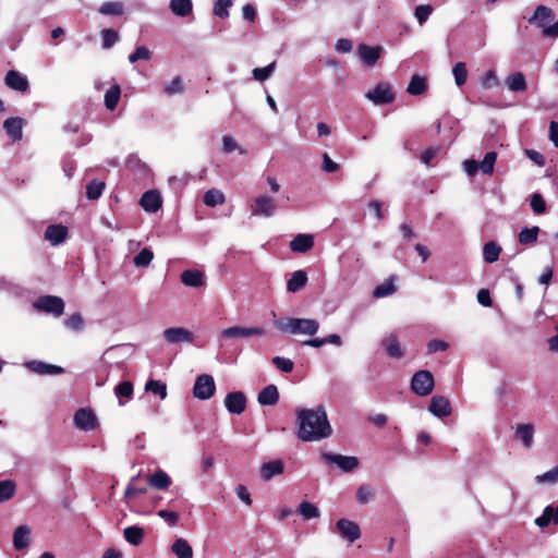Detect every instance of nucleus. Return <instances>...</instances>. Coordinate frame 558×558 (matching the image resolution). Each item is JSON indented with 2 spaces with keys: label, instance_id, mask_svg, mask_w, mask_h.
<instances>
[{
  "label": "nucleus",
  "instance_id": "1",
  "mask_svg": "<svg viewBox=\"0 0 558 558\" xmlns=\"http://www.w3.org/2000/svg\"><path fill=\"white\" fill-rule=\"evenodd\" d=\"M298 438L302 441H318L332 435V428L323 405L314 409H298Z\"/></svg>",
  "mask_w": 558,
  "mask_h": 558
},
{
  "label": "nucleus",
  "instance_id": "2",
  "mask_svg": "<svg viewBox=\"0 0 558 558\" xmlns=\"http://www.w3.org/2000/svg\"><path fill=\"white\" fill-rule=\"evenodd\" d=\"M274 326L283 333L314 336L319 329V322L314 318H280Z\"/></svg>",
  "mask_w": 558,
  "mask_h": 558
},
{
  "label": "nucleus",
  "instance_id": "3",
  "mask_svg": "<svg viewBox=\"0 0 558 558\" xmlns=\"http://www.w3.org/2000/svg\"><path fill=\"white\" fill-rule=\"evenodd\" d=\"M435 386L434 376L429 371H417L411 379L412 391L421 397L428 396Z\"/></svg>",
  "mask_w": 558,
  "mask_h": 558
},
{
  "label": "nucleus",
  "instance_id": "4",
  "mask_svg": "<svg viewBox=\"0 0 558 558\" xmlns=\"http://www.w3.org/2000/svg\"><path fill=\"white\" fill-rule=\"evenodd\" d=\"M34 307L54 317H60L64 312V302L54 295H41L34 302Z\"/></svg>",
  "mask_w": 558,
  "mask_h": 558
},
{
  "label": "nucleus",
  "instance_id": "5",
  "mask_svg": "<svg viewBox=\"0 0 558 558\" xmlns=\"http://www.w3.org/2000/svg\"><path fill=\"white\" fill-rule=\"evenodd\" d=\"M216 392L215 379L211 375L202 374L196 377L193 386V396L198 400H208Z\"/></svg>",
  "mask_w": 558,
  "mask_h": 558
},
{
  "label": "nucleus",
  "instance_id": "6",
  "mask_svg": "<svg viewBox=\"0 0 558 558\" xmlns=\"http://www.w3.org/2000/svg\"><path fill=\"white\" fill-rule=\"evenodd\" d=\"M276 209V201L268 195H259L251 204L252 216L269 218L274 216Z\"/></svg>",
  "mask_w": 558,
  "mask_h": 558
},
{
  "label": "nucleus",
  "instance_id": "7",
  "mask_svg": "<svg viewBox=\"0 0 558 558\" xmlns=\"http://www.w3.org/2000/svg\"><path fill=\"white\" fill-rule=\"evenodd\" d=\"M365 96L375 105L390 104L396 98L388 83H378L373 89L368 90Z\"/></svg>",
  "mask_w": 558,
  "mask_h": 558
},
{
  "label": "nucleus",
  "instance_id": "8",
  "mask_svg": "<svg viewBox=\"0 0 558 558\" xmlns=\"http://www.w3.org/2000/svg\"><path fill=\"white\" fill-rule=\"evenodd\" d=\"M336 532L349 543H354L361 537V529L357 523L349 519H339L335 525Z\"/></svg>",
  "mask_w": 558,
  "mask_h": 558
},
{
  "label": "nucleus",
  "instance_id": "9",
  "mask_svg": "<svg viewBox=\"0 0 558 558\" xmlns=\"http://www.w3.org/2000/svg\"><path fill=\"white\" fill-rule=\"evenodd\" d=\"M74 424L78 429L90 432L97 427L98 422L93 410L81 408L74 414Z\"/></svg>",
  "mask_w": 558,
  "mask_h": 558
},
{
  "label": "nucleus",
  "instance_id": "10",
  "mask_svg": "<svg viewBox=\"0 0 558 558\" xmlns=\"http://www.w3.org/2000/svg\"><path fill=\"white\" fill-rule=\"evenodd\" d=\"M322 458L326 463H332L338 465V468H340L343 472H351L359 464V460L355 457H347L330 452H323Z\"/></svg>",
  "mask_w": 558,
  "mask_h": 558
},
{
  "label": "nucleus",
  "instance_id": "11",
  "mask_svg": "<svg viewBox=\"0 0 558 558\" xmlns=\"http://www.w3.org/2000/svg\"><path fill=\"white\" fill-rule=\"evenodd\" d=\"M225 407L232 414H241L246 409V397L242 391L229 392L225 398Z\"/></svg>",
  "mask_w": 558,
  "mask_h": 558
},
{
  "label": "nucleus",
  "instance_id": "12",
  "mask_svg": "<svg viewBox=\"0 0 558 558\" xmlns=\"http://www.w3.org/2000/svg\"><path fill=\"white\" fill-rule=\"evenodd\" d=\"M265 332L266 331L263 327L233 326V327L223 329L221 332V337H223V338L253 337V336H264Z\"/></svg>",
  "mask_w": 558,
  "mask_h": 558
},
{
  "label": "nucleus",
  "instance_id": "13",
  "mask_svg": "<svg viewBox=\"0 0 558 558\" xmlns=\"http://www.w3.org/2000/svg\"><path fill=\"white\" fill-rule=\"evenodd\" d=\"M4 82L7 86L13 90L26 93L29 89L27 78L15 70H10L7 72Z\"/></svg>",
  "mask_w": 558,
  "mask_h": 558
},
{
  "label": "nucleus",
  "instance_id": "14",
  "mask_svg": "<svg viewBox=\"0 0 558 558\" xmlns=\"http://www.w3.org/2000/svg\"><path fill=\"white\" fill-rule=\"evenodd\" d=\"M163 338L169 343L192 342L194 335L182 327H171L163 331Z\"/></svg>",
  "mask_w": 558,
  "mask_h": 558
},
{
  "label": "nucleus",
  "instance_id": "15",
  "mask_svg": "<svg viewBox=\"0 0 558 558\" xmlns=\"http://www.w3.org/2000/svg\"><path fill=\"white\" fill-rule=\"evenodd\" d=\"M428 410L437 417H445L451 414L450 402L444 396L432 397Z\"/></svg>",
  "mask_w": 558,
  "mask_h": 558
},
{
  "label": "nucleus",
  "instance_id": "16",
  "mask_svg": "<svg viewBox=\"0 0 558 558\" xmlns=\"http://www.w3.org/2000/svg\"><path fill=\"white\" fill-rule=\"evenodd\" d=\"M24 119L20 117L8 118L3 122V129L12 141H21L23 137Z\"/></svg>",
  "mask_w": 558,
  "mask_h": 558
},
{
  "label": "nucleus",
  "instance_id": "17",
  "mask_svg": "<svg viewBox=\"0 0 558 558\" xmlns=\"http://www.w3.org/2000/svg\"><path fill=\"white\" fill-rule=\"evenodd\" d=\"M162 201L158 191H146L141 199L140 205L148 213H156L161 207Z\"/></svg>",
  "mask_w": 558,
  "mask_h": 558
},
{
  "label": "nucleus",
  "instance_id": "18",
  "mask_svg": "<svg viewBox=\"0 0 558 558\" xmlns=\"http://www.w3.org/2000/svg\"><path fill=\"white\" fill-rule=\"evenodd\" d=\"M381 47L376 46L372 47L365 44H362L357 48V53L361 60L367 65V66H374L377 60L380 58L381 53Z\"/></svg>",
  "mask_w": 558,
  "mask_h": 558
},
{
  "label": "nucleus",
  "instance_id": "19",
  "mask_svg": "<svg viewBox=\"0 0 558 558\" xmlns=\"http://www.w3.org/2000/svg\"><path fill=\"white\" fill-rule=\"evenodd\" d=\"M68 236V228L63 225H49L45 230V239L52 245L62 243Z\"/></svg>",
  "mask_w": 558,
  "mask_h": 558
},
{
  "label": "nucleus",
  "instance_id": "20",
  "mask_svg": "<svg viewBox=\"0 0 558 558\" xmlns=\"http://www.w3.org/2000/svg\"><path fill=\"white\" fill-rule=\"evenodd\" d=\"M314 246L312 234L300 233L290 242V250L294 253H306Z\"/></svg>",
  "mask_w": 558,
  "mask_h": 558
},
{
  "label": "nucleus",
  "instance_id": "21",
  "mask_svg": "<svg viewBox=\"0 0 558 558\" xmlns=\"http://www.w3.org/2000/svg\"><path fill=\"white\" fill-rule=\"evenodd\" d=\"M383 347L389 357L401 359L404 355V351L401 348L399 339L396 335L390 333L381 341Z\"/></svg>",
  "mask_w": 558,
  "mask_h": 558
},
{
  "label": "nucleus",
  "instance_id": "22",
  "mask_svg": "<svg viewBox=\"0 0 558 558\" xmlns=\"http://www.w3.org/2000/svg\"><path fill=\"white\" fill-rule=\"evenodd\" d=\"M284 471V463L281 460H274L263 463L260 466V476L264 481L271 480L275 475H280Z\"/></svg>",
  "mask_w": 558,
  "mask_h": 558
},
{
  "label": "nucleus",
  "instance_id": "23",
  "mask_svg": "<svg viewBox=\"0 0 558 558\" xmlns=\"http://www.w3.org/2000/svg\"><path fill=\"white\" fill-rule=\"evenodd\" d=\"M27 367L39 375H59L64 373V369L61 366L47 364L40 361H32L27 364Z\"/></svg>",
  "mask_w": 558,
  "mask_h": 558
},
{
  "label": "nucleus",
  "instance_id": "24",
  "mask_svg": "<svg viewBox=\"0 0 558 558\" xmlns=\"http://www.w3.org/2000/svg\"><path fill=\"white\" fill-rule=\"evenodd\" d=\"M554 19L551 9L545 5H537L534 14L529 19V23L538 27H544L546 22Z\"/></svg>",
  "mask_w": 558,
  "mask_h": 558
},
{
  "label": "nucleus",
  "instance_id": "25",
  "mask_svg": "<svg viewBox=\"0 0 558 558\" xmlns=\"http://www.w3.org/2000/svg\"><path fill=\"white\" fill-rule=\"evenodd\" d=\"M260 405H275L279 401V391L275 385H268L257 396Z\"/></svg>",
  "mask_w": 558,
  "mask_h": 558
},
{
  "label": "nucleus",
  "instance_id": "26",
  "mask_svg": "<svg viewBox=\"0 0 558 558\" xmlns=\"http://www.w3.org/2000/svg\"><path fill=\"white\" fill-rule=\"evenodd\" d=\"M31 529L27 525H20L13 533V546L16 550H22L29 545Z\"/></svg>",
  "mask_w": 558,
  "mask_h": 558
},
{
  "label": "nucleus",
  "instance_id": "27",
  "mask_svg": "<svg viewBox=\"0 0 558 558\" xmlns=\"http://www.w3.org/2000/svg\"><path fill=\"white\" fill-rule=\"evenodd\" d=\"M550 523L558 524V506H546L543 514L535 519V524L541 529L547 527Z\"/></svg>",
  "mask_w": 558,
  "mask_h": 558
},
{
  "label": "nucleus",
  "instance_id": "28",
  "mask_svg": "<svg viewBox=\"0 0 558 558\" xmlns=\"http://www.w3.org/2000/svg\"><path fill=\"white\" fill-rule=\"evenodd\" d=\"M181 282L186 287L198 288L204 286V274L196 269H187L181 274Z\"/></svg>",
  "mask_w": 558,
  "mask_h": 558
},
{
  "label": "nucleus",
  "instance_id": "29",
  "mask_svg": "<svg viewBox=\"0 0 558 558\" xmlns=\"http://www.w3.org/2000/svg\"><path fill=\"white\" fill-rule=\"evenodd\" d=\"M123 536L129 544L140 546L144 541L145 530L138 525H131L123 530Z\"/></svg>",
  "mask_w": 558,
  "mask_h": 558
},
{
  "label": "nucleus",
  "instance_id": "30",
  "mask_svg": "<svg viewBox=\"0 0 558 558\" xmlns=\"http://www.w3.org/2000/svg\"><path fill=\"white\" fill-rule=\"evenodd\" d=\"M506 85L513 93H522L527 89V83L522 72H515L507 76Z\"/></svg>",
  "mask_w": 558,
  "mask_h": 558
},
{
  "label": "nucleus",
  "instance_id": "31",
  "mask_svg": "<svg viewBox=\"0 0 558 558\" xmlns=\"http://www.w3.org/2000/svg\"><path fill=\"white\" fill-rule=\"evenodd\" d=\"M147 482L150 486L160 490L167 489L172 483L171 477L163 470H158L149 475Z\"/></svg>",
  "mask_w": 558,
  "mask_h": 558
},
{
  "label": "nucleus",
  "instance_id": "32",
  "mask_svg": "<svg viewBox=\"0 0 558 558\" xmlns=\"http://www.w3.org/2000/svg\"><path fill=\"white\" fill-rule=\"evenodd\" d=\"M307 283V275L304 270H296L287 282V290L295 293L302 290Z\"/></svg>",
  "mask_w": 558,
  "mask_h": 558
},
{
  "label": "nucleus",
  "instance_id": "33",
  "mask_svg": "<svg viewBox=\"0 0 558 558\" xmlns=\"http://www.w3.org/2000/svg\"><path fill=\"white\" fill-rule=\"evenodd\" d=\"M328 343L340 347V345H342L343 342L339 335L332 333L325 338H313V339L305 340L302 342V345H307V347H312V348H320Z\"/></svg>",
  "mask_w": 558,
  "mask_h": 558
},
{
  "label": "nucleus",
  "instance_id": "34",
  "mask_svg": "<svg viewBox=\"0 0 558 558\" xmlns=\"http://www.w3.org/2000/svg\"><path fill=\"white\" fill-rule=\"evenodd\" d=\"M171 551L177 558H193V549L184 538H178L171 546Z\"/></svg>",
  "mask_w": 558,
  "mask_h": 558
},
{
  "label": "nucleus",
  "instance_id": "35",
  "mask_svg": "<svg viewBox=\"0 0 558 558\" xmlns=\"http://www.w3.org/2000/svg\"><path fill=\"white\" fill-rule=\"evenodd\" d=\"M121 98V87L119 84H113L105 94V106L109 111H113Z\"/></svg>",
  "mask_w": 558,
  "mask_h": 558
},
{
  "label": "nucleus",
  "instance_id": "36",
  "mask_svg": "<svg viewBox=\"0 0 558 558\" xmlns=\"http://www.w3.org/2000/svg\"><path fill=\"white\" fill-rule=\"evenodd\" d=\"M534 427L532 424H518L515 429L517 438L521 439L524 447L530 448L533 442Z\"/></svg>",
  "mask_w": 558,
  "mask_h": 558
},
{
  "label": "nucleus",
  "instance_id": "37",
  "mask_svg": "<svg viewBox=\"0 0 558 558\" xmlns=\"http://www.w3.org/2000/svg\"><path fill=\"white\" fill-rule=\"evenodd\" d=\"M169 7L173 14L181 17L190 15L193 10L191 0H171Z\"/></svg>",
  "mask_w": 558,
  "mask_h": 558
},
{
  "label": "nucleus",
  "instance_id": "38",
  "mask_svg": "<svg viewBox=\"0 0 558 558\" xmlns=\"http://www.w3.org/2000/svg\"><path fill=\"white\" fill-rule=\"evenodd\" d=\"M396 291L395 277H390L374 289L373 296L375 299H381L393 294Z\"/></svg>",
  "mask_w": 558,
  "mask_h": 558
},
{
  "label": "nucleus",
  "instance_id": "39",
  "mask_svg": "<svg viewBox=\"0 0 558 558\" xmlns=\"http://www.w3.org/2000/svg\"><path fill=\"white\" fill-rule=\"evenodd\" d=\"M426 89H427L426 78L415 74L412 76V78L408 85L407 92L410 95L417 96V95L424 94L426 92Z\"/></svg>",
  "mask_w": 558,
  "mask_h": 558
},
{
  "label": "nucleus",
  "instance_id": "40",
  "mask_svg": "<svg viewBox=\"0 0 558 558\" xmlns=\"http://www.w3.org/2000/svg\"><path fill=\"white\" fill-rule=\"evenodd\" d=\"M501 253V247L494 241L484 244L483 258L486 263L492 264L498 260Z\"/></svg>",
  "mask_w": 558,
  "mask_h": 558
},
{
  "label": "nucleus",
  "instance_id": "41",
  "mask_svg": "<svg viewBox=\"0 0 558 558\" xmlns=\"http://www.w3.org/2000/svg\"><path fill=\"white\" fill-rule=\"evenodd\" d=\"M539 231L541 230L537 226H534L532 228H526V227L523 228L518 235L520 244H522V245L534 244L537 241Z\"/></svg>",
  "mask_w": 558,
  "mask_h": 558
},
{
  "label": "nucleus",
  "instance_id": "42",
  "mask_svg": "<svg viewBox=\"0 0 558 558\" xmlns=\"http://www.w3.org/2000/svg\"><path fill=\"white\" fill-rule=\"evenodd\" d=\"M226 198L221 191L217 189L208 190L203 197V202L206 206L215 207L217 205H222Z\"/></svg>",
  "mask_w": 558,
  "mask_h": 558
},
{
  "label": "nucleus",
  "instance_id": "43",
  "mask_svg": "<svg viewBox=\"0 0 558 558\" xmlns=\"http://www.w3.org/2000/svg\"><path fill=\"white\" fill-rule=\"evenodd\" d=\"M105 182L100 181V180H92L87 185H86V197L89 199V201H95V199H98L104 190H105Z\"/></svg>",
  "mask_w": 558,
  "mask_h": 558
},
{
  "label": "nucleus",
  "instance_id": "44",
  "mask_svg": "<svg viewBox=\"0 0 558 558\" xmlns=\"http://www.w3.org/2000/svg\"><path fill=\"white\" fill-rule=\"evenodd\" d=\"M114 393L119 399V404L123 405L125 402L122 398L130 399L133 396V384L129 380H123L114 388Z\"/></svg>",
  "mask_w": 558,
  "mask_h": 558
},
{
  "label": "nucleus",
  "instance_id": "45",
  "mask_svg": "<svg viewBox=\"0 0 558 558\" xmlns=\"http://www.w3.org/2000/svg\"><path fill=\"white\" fill-rule=\"evenodd\" d=\"M298 512L304 520H311L320 515L319 509L308 501H302L299 505Z\"/></svg>",
  "mask_w": 558,
  "mask_h": 558
},
{
  "label": "nucleus",
  "instance_id": "46",
  "mask_svg": "<svg viewBox=\"0 0 558 558\" xmlns=\"http://www.w3.org/2000/svg\"><path fill=\"white\" fill-rule=\"evenodd\" d=\"M145 390L158 395L161 400L167 398V385L160 380L149 379L145 385Z\"/></svg>",
  "mask_w": 558,
  "mask_h": 558
},
{
  "label": "nucleus",
  "instance_id": "47",
  "mask_svg": "<svg viewBox=\"0 0 558 558\" xmlns=\"http://www.w3.org/2000/svg\"><path fill=\"white\" fill-rule=\"evenodd\" d=\"M497 160L496 151H488L485 154L483 160L480 163V168L482 172L486 175H492L494 172V166Z\"/></svg>",
  "mask_w": 558,
  "mask_h": 558
},
{
  "label": "nucleus",
  "instance_id": "48",
  "mask_svg": "<svg viewBox=\"0 0 558 558\" xmlns=\"http://www.w3.org/2000/svg\"><path fill=\"white\" fill-rule=\"evenodd\" d=\"M16 484L14 481L7 480L0 482V502L8 501L14 496Z\"/></svg>",
  "mask_w": 558,
  "mask_h": 558
},
{
  "label": "nucleus",
  "instance_id": "49",
  "mask_svg": "<svg viewBox=\"0 0 558 558\" xmlns=\"http://www.w3.org/2000/svg\"><path fill=\"white\" fill-rule=\"evenodd\" d=\"M154 258V253L150 248H142L134 257L133 263L137 267H147Z\"/></svg>",
  "mask_w": 558,
  "mask_h": 558
},
{
  "label": "nucleus",
  "instance_id": "50",
  "mask_svg": "<svg viewBox=\"0 0 558 558\" xmlns=\"http://www.w3.org/2000/svg\"><path fill=\"white\" fill-rule=\"evenodd\" d=\"M452 74L454 77V82L459 87L464 85L468 78V70L465 63L457 62L452 68Z\"/></svg>",
  "mask_w": 558,
  "mask_h": 558
},
{
  "label": "nucleus",
  "instance_id": "51",
  "mask_svg": "<svg viewBox=\"0 0 558 558\" xmlns=\"http://www.w3.org/2000/svg\"><path fill=\"white\" fill-rule=\"evenodd\" d=\"M99 12L105 15H121L123 13V4L118 1H108L102 3Z\"/></svg>",
  "mask_w": 558,
  "mask_h": 558
},
{
  "label": "nucleus",
  "instance_id": "52",
  "mask_svg": "<svg viewBox=\"0 0 558 558\" xmlns=\"http://www.w3.org/2000/svg\"><path fill=\"white\" fill-rule=\"evenodd\" d=\"M137 480H138V476H134L131 478L130 483L128 484V486L124 490V498L131 499L140 494H145L147 492V488L145 486L136 485Z\"/></svg>",
  "mask_w": 558,
  "mask_h": 558
},
{
  "label": "nucleus",
  "instance_id": "53",
  "mask_svg": "<svg viewBox=\"0 0 558 558\" xmlns=\"http://www.w3.org/2000/svg\"><path fill=\"white\" fill-rule=\"evenodd\" d=\"M276 69V62L269 63L267 66L264 68H255L252 73L253 77L259 82H264L267 78L270 77V75L274 73Z\"/></svg>",
  "mask_w": 558,
  "mask_h": 558
},
{
  "label": "nucleus",
  "instance_id": "54",
  "mask_svg": "<svg viewBox=\"0 0 558 558\" xmlns=\"http://www.w3.org/2000/svg\"><path fill=\"white\" fill-rule=\"evenodd\" d=\"M64 325L71 330L81 331L84 328L83 316L80 313H74L65 319Z\"/></svg>",
  "mask_w": 558,
  "mask_h": 558
},
{
  "label": "nucleus",
  "instance_id": "55",
  "mask_svg": "<svg viewBox=\"0 0 558 558\" xmlns=\"http://www.w3.org/2000/svg\"><path fill=\"white\" fill-rule=\"evenodd\" d=\"M102 47L105 49L111 48L119 39V34L112 28H105L101 31Z\"/></svg>",
  "mask_w": 558,
  "mask_h": 558
},
{
  "label": "nucleus",
  "instance_id": "56",
  "mask_svg": "<svg viewBox=\"0 0 558 558\" xmlns=\"http://www.w3.org/2000/svg\"><path fill=\"white\" fill-rule=\"evenodd\" d=\"M531 207L536 215H542L546 211V202L539 193L532 194Z\"/></svg>",
  "mask_w": 558,
  "mask_h": 558
},
{
  "label": "nucleus",
  "instance_id": "57",
  "mask_svg": "<svg viewBox=\"0 0 558 558\" xmlns=\"http://www.w3.org/2000/svg\"><path fill=\"white\" fill-rule=\"evenodd\" d=\"M232 5L231 0H217L214 7V14L220 19L229 16V8Z\"/></svg>",
  "mask_w": 558,
  "mask_h": 558
},
{
  "label": "nucleus",
  "instance_id": "58",
  "mask_svg": "<svg viewBox=\"0 0 558 558\" xmlns=\"http://www.w3.org/2000/svg\"><path fill=\"white\" fill-rule=\"evenodd\" d=\"M151 57L150 50L145 46H138L133 53L130 54L129 61L135 63L138 60H149Z\"/></svg>",
  "mask_w": 558,
  "mask_h": 558
},
{
  "label": "nucleus",
  "instance_id": "59",
  "mask_svg": "<svg viewBox=\"0 0 558 558\" xmlns=\"http://www.w3.org/2000/svg\"><path fill=\"white\" fill-rule=\"evenodd\" d=\"M433 13V7L429 4H421L415 8L414 15L420 24L425 23Z\"/></svg>",
  "mask_w": 558,
  "mask_h": 558
},
{
  "label": "nucleus",
  "instance_id": "60",
  "mask_svg": "<svg viewBox=\"0 0 558 558\" xmlns=\"http://www.w3.org/2000/svg\"><path fill=\"white\" fill-rule=\"evenodd\" d=\"M272 363L276 365L278 369H280L283 373H291L294 367L293 361L282 356H275L272 359Z\"/></svg>",
  "mask_w": 558,
  "mask_h": 558
},
{
  "label": "nucleus",
  "instance_id": "61",
  "mask_svg": "<svg viewBox=\"0 0 558 558\" xmlns=\"http://www.w3.org/2000/svg\"><path fill=\"white\" fill-rule=\"evenodd\" d=\"M374 496V492L368 485H361L356 490V500L360 504L368 502Z\"/></svg>",
  "mask_w": 558,
  "mask_h": 558
},
{
  "label": "nucleus",
  "instance_id": "62",
  "mask_svg": "<svg viewBox=\"0 0 558 558\" xmlns=\"http://www.w3.org/2000/svg\"><path fill=\"white\" fill-rule=\"evenodd\" d=\"M184 90L182 78L180 76H175L167 86H165L163 92L167 95L180 94Z\"/></svg>",
  "mask_w": 558,
  "mask_h": 558
},
{
  "label": "nucleus",
  "instance_id": "63",
  "mask_svg": "<svg viewBox=\"0 0 558 558\" xmlns=\"http://www.w3.org/2000/svg\"><path fill=\"white\" fill-rule=\"evenodd\" d=\"M235 149H239L240 154H244L245 153V150H243L242 148H240L238 146V144H236V142L234 141L233 137H231L229 135H225L222 137V150H223V153L230 154V153H232Z\"/></svg>",
  "mask_w": 558,
  "mask_h": 558
},
{
  "label": "nucleus",
  "instance_id": "64",
  "mask_svg": "<svg viewBox=\"0 0 558 558\" xmlns=\"http://www.w3.org/2000/svg\"><path fill=\"white\" fill-rule=\"evenodd\" d=\"M448 347H449V344L446 341L439 340V339H433V340L428 341V343H427V351L429 354H433L436 352L446 351L448 349Z\"/></svg>",
  "mask_w": 558,
  "mask_h": 558
}]
</instances>
